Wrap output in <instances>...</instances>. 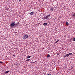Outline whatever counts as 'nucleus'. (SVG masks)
<instances>
[{
	"label": "nucleus",
	"instance_id": "nucleus-10",
	"mask_svg": "<svg viewBox=\"0 0 75 75\" xmlns=\"http://www.w3.org/2000/svg\"><path fill=\"white\" fill-rule=\"evenodd\" d=\"M70 69H73V67H70L69 68Z\"/></svg>",
	"mask_w": 75,
	"mask_h": 75
},
{
	"label": "nucleus",
	"instance_id": "nucleus-9",
	"mask_svg": "<svg viewBox=\"0 0 75 75\" xmlns=\"http://www.w3.org/2000/svg\"><path fill=\"white\" fill-rule=\"evenodd\" d=\"M44 19H48V17H47V16H46L44 18Z\"/></svg>",
	"mask_w": 75,
	"mask_h": 75
},
{
	"label": "nucleus",
	"instance_id": "nucleus-18",
	"mask_svg": "<svg viewBox=\"0 0 75 75\" xmlns=\"http://www.w3.org/2000/svg\"><path fill=\"white\" fill-rule=\"evenodd\" d=\"M29 60H30V59H27L26 60V62H27V61H28Z\"/></svg>",
	"mask_w": 75,
	"mask_h": 75
},
{
	"label": "nucleus",
	"instance_id": "nucleus-17",
	"mask_svg": "<svg viewBox=\"0 0 75 75\" xmlns=\"http://www.w3.org/2000/svg\"><path fill=\"white\" fill-rule=\"evenodd\" d=\"M72 54V53H69V54H69V55H71Z\"/></svg>",
	"mask_w": 75,
	"mask_h": 75
},
{
	"label": "nucleus",
	"instance_id": "nucleus-23",
	"mask_svg": "<svg viewBox=\"0 0 75 75\" xmlns=\"http://www.w3.org/2000/svg\"><path fill=\"white\" fill-rule=\"evenodd\" d=\"M15 34H16V33H17V32H15Z\"/></svg>",
	"mask_w": 75,
	"mask_h": 75
},
{
	"label": "nucleus",
	"instance_id": "nucleus-4",
	"mask_svg": "<svg viewBox=\"0 0 75 75\" xmlns=\"http://www.w3.org/2000/svg\"><path fill=\"white\" fill-rule=\"evenodd\" d=\"M50 10L51 11H52L54 10V9L53 8H50Z\"/></svg>",
	"mask_w": 75,
	"mask_h": 75
},
{
	"label": "nucleus",
	"instance_id": "nucleus-15",
	"mask_svg": "<svg viewBox=\"0 0 75 75\" xmlns=\"http://www.w3.org/2000/svg\"><path fill=\"white\" fill-rule=\"evenodd\" d=\"M35 62H36V61H35V62H31L30 63V64H33V63H35Z\"/></svg>",
	"mask_w": 75,
	"mask_h": 75
},
{
	"label": "nucleus",
	"instance_id": "nucleus-1",
	"mask_svg": "<svg viewBox=\"0 0 75 75\" xmlns=\"http://www.w3.org/2000/svg\"><path fill=\"white\" fill-rule=\"evenodd\" d=\"M28 37V35H24V36H23V39H25L27 38Z\"/></svg>",
	"mask_w": 75,
	"mask_h": 75
},
{
	"label": "nucleus",
	"instance_id": "nucleus-7",
	"mask_svg": "<svg viewBox=\"0 0 75 75\" xmlns=\"http://www.w3.org/2000/svg\"><path fill=\"white\" fill-rule=\"evenodd\" d=\"M32 56H27V57L26 58H27V59H28V58H31V57Z\"/></svg>",
	"mask_w": 75,
	"mask_h": 75
},
{
	"label": "nucleus",
	"instance_id": "nucleus-19",
	"mask_svg": "<svg viewBox=\"0 0 75 75\" xmlns=\"http://www.w3.org/2000/svg\"><path fill=\"white\" fill-rule=\"evenodd\" d=\"M3 62H0V64H3Z\"/></svg>",
	"mask_w": 75,
	"mask_h": 75
},
{
	"label": "nucleus",
	"instance_id": "nucleus-22",
	"mask_svg": "<svg viewBox=\"0 0 75 75\" xmlns=\"http://www.w3.org/2000/svg\"><path fill=\"white\" fill-rule=\"evenodd\" d=\"M15 55H13V56L14 57V56H15Z\"/></svg>",
	"mask_w": 75,
	"mask_h": 75
},
{
	"label": "nucleus",
	"instance_id": "nucleus-14",
	"mask_svg": "<svg viewBox=\"0 0 75 75\" xmlns=\"http://www.w3.org/2000/svg\"><path fill=\"white\" fill-rule=\"evenodd\" d=\"M50 54H48V55L47 56V58H49V57H50Z\"/></svg>",
	"mask_w": 75,
	"mask_h": 75
},
{
	"label": "nucleus",
	"instance_id": "nucleus-2",
	"mask_svg": "<svg viewBox=\"0 0 75 75\" xmlns=\"http://www.w3.org/2000/svg\"><path fill=\"white\" fill-rule=\"evenodd\" d=\"M15 25H16V23H15V22H12L11 24V27H14Z\"/></svg>",
	"mask_w": 75,
	"mask_h": 75
},
{
	"label": "nucleus",
	"instance_id": "nucleus-20",
	"mask_svg": "<svg viewBox=\"0 0 75 75\" xmlns=\"http://www.w3.org/2000/svg\"><path fill=\"white\" fill-rule=\"evenodd\" d=\"M73 40H74V41H75V38H74V39H73Z\"/></svg>",
	"mask_w": 75,
	"mask_h": 75
},
{
	"label": "nucleus",
	"instance_id": "nucleus-16",
	"mask_svg": "<svg viewBox=\"0 0 75 75\" xmlns=\"http://www.w3.org/2000/svg\"><path fill=\"white\" fill-rule=\"evenodd\" d=\"M59 41V40H58L57 41H56L55 43H57V42H58V41Z\"/></svg>",
	"mask_w": 75,
	"mask_h": 75
},
{
	"label": "nucleus",
	"instance_id": "nucleus-13",
	"mask_svg": "<svg viewBox=\"0 0 75 75\" xmlns=\"http://www.w3.org/2000/svg\"><path fill=\"white\" fill-rule=\"evenodd\" d=\"M47 18L50 17V14L48 15H47Z\"/></svg>",
	"mask_w": 75,
	"mask_h": 75
},
{
	"label": "nucleus",
	"instance_id": "nucleus-3",
	"mask_svg": "<svg viewBox=\"0 0 75 75\" xmlns=\"http://www.w3.org/2000/svg\"><path fill=\"white\" fill-rule=\"evenodd\" d=\"M69 54H66L64 55V58H65L66 57H69Z\"/></svg>",
	"mask_w": 75,
	"mask_h": 75
},
{
	"label": "nucleus",
	"instance_id": "nucleus-5",
	"mask_svg": "<svg viewBox=\"0 0 75 75\" xmlns=\"http://www.w3.org/2000/svg\"><path fill=\"white\" fill-rule=\"evenodd\" d=\"M8 72H9V71H6L4 72V74H8Z\"/></svg>",
	"mask_w": 75,
	"mask_h": 75
},
{
	"label": "nucleus",
	"instance_id": "nucleus-12",
	"mask_svg": "<svg viewBox=\"0 0 75 75\" xmlns=\"http://www.w3.org/2000/svg\"><path fill=\"white\" fill-rule=\"evenodd\" d=\"M73 17H75V13L72 15Z\"/></svg>",
	"mask_w": 75,
	"mask_h": 75
},
{
	"label": "nucleus",
	"instance_id": "nucleus-8",
	"mask_svg": "<svg viewBox=\"0 0 75 75\" xmlns=\"http://www.w3.org/2000/svg\"><path fill=\"white\" fill-rule=\"evenodd\" d=\"M43 25H47V23H43Z\"/></svg>",
	"mask_w": 75,
	"mask_h": 75
},
{
	"label": "nucleus",
	"instance_id": "nucleus-11",
	"mask_svg": "<svg viewBox=\"0 0 75 75\" xmlns=\"http://www.w3.org/2000/svg\"><path fill=\"white\" fill-rule=\"evenodd\" d=\"M66 25H69V23H68V22H66Z\"/></svg>",
	"mask_w": 75,
	"mask_h": 75
},
{
	"label": "nucleus",
	"instance_id": "nucleus-21",
	"mask_svg": "<svg viewBox=\"0 0 75 75\" xmlns=\"http://www.w3.org/2000/svg\"><path fill=\"white\" fill-rule=\"evenodd\" d=\"M47 75H51V74H48Z\"/></svg>",
	"mask_w": 75,
	"mask_h": 75
},
{
	"label": "nucleus",
	"instance_id": "nucleus-6",
	"mask_svg": "<svg viewBox=\"0 0 75 75\" xmlns=\"http://www.w3.org/2000/svg\"><path fill=\"white\" fill-rule=\"evenodd\" d=\"M35 13L34 12H31L30 14V15H33V14H34Z\"/></svg>",
	"mask_w": 75,
	"mask_h": 75
}]
</instances>
